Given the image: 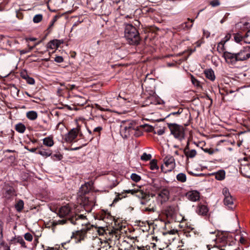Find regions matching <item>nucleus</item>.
<instances>
[{"mask_svg": "<svg viewBox=\"0 0 250 250\" xmlns=\"http://www.w3.org/2000/svg\"><path fill=\"white\" fill-rule=\"evenodd\" d=\"M58 18V16H55L54 17L53 19L52 20L50 24L49 25L48 30H50L51 28L53 26L54 23L57 21V19Z\"/></svg>", "mask_w": 250, "mask_h": 250, "instance_id": "nucleus-42", "label": "nucleus"}, {"mask_svg": "<svg viewBox=\"0 0 250 250\" xmlns=\"http://www.w3.org/2000/svg\"><path fill=\"white\" fill-rule=\"evenodd\" d=\"M80 129L78 128L72 129L65 136V141L67 142H73L77 137Z\"/></svg>", "mask_w": 250, "mask_h": 250, "instance_id": "nucleus-12", "label": "nucleus"}, {"mask_svg": "<svg viewBox=\"0 0 250 250\" xmlns=\"http://www.w3.org/2000/svg\"><path fill=\"white\" fill-rule=\"evenodd\" d=\"M177 232V230H171L169 231V233L170 234H175Z\"/></svg>", "mask_w": 250, "mask_h": 250, "instance_id": "nucleus-59", "label": "nucleus"}, {"mask_svg": "<svg viewBox=\"0 0 250 250\" xmlns=\"http://www.w3.org/2000/svg\"><path fill=\"white\" fill-rule=\"evenodd\" d=\"M188 21L185 22V23H187L186 27H187V29L189 30L192 27V25H193L192 23L194 20L193 19H188Z\"/></svg>", "mask_w": 250, "mask_h": 250, "instance_id": "nucleus-40", "label": "nucleus"}, {"mask_svg": "<svg viewBox=\"0 0 250 250\" xmlns=\"http://www.w3.org/2000/svg\"><path fill=\"white\" fill-rule=\"evenodd\" d=\"M207 248H208V250H210L211 249V246H210V245H208L207 246Z\"/></svg>", "mask_w": 250, "mask_h": 250, "instance_id": "nucleus-62", "label": "nucleus"}, {"mask_svg": "<svg viewBox=\"0 0 250 250\" xmlns=\"http://www.w3.org/2000/svg\"><path fill=\"white\" fill-rule=\"evenodd\" d=\"M151 158V155L150 154H147L145 152L144 153L141 157V160H143V161H145L149 160H150Z\"/></svg>", "mask_w": 250, "mask_h": 250, "instance_id": "nucleus-36", "label": "nucleus"}, {"mask_svg": "<svg viewBox=\"0 0 250 250\" xmlns=\"http://www.w3.org/2000/svg\"><path fill=\"white\" fill-rule=\"evenodd\" d=\"M245 241V240L244 238L241 237V238L240 239V241L241 243H244Z\"/></svg>", "mask_w": 250, "mask_h": 250, "instance_id": "nucleus-60", "label": "nucleus"}, {"mask_svg": "<svg viewBox=\"0 0 250 250\" xmlns=\"http://www.w3.org/2000/svg\"><path fill=\"white\" fill-rule=\"evenodd\" d=\"M70 223L74 225H80L82 226H85V227L84 228H88V230L93 227L88 223V220L85 216L83 214H79L78 213H75L74 217L71 218Z\"/></svg>", "mask_w": 250, "mask_h": 250, "instance_id": "nucleus-6", "label": "nucleus"}, {"mask_svg": "<svg viewBox=\"0 0 250 250\" xmlns=\"http://www.w3.org/2000/svg\"><path fill=\"white\" fill-rule=\"evenodd\" d=\"M51 158L54 161L61 160L62 159L63 157L62 155L60 153L54 154L53 155H51Z\"/></svg>", "mask_w": 250, "mask_h": 250, "instance_id": "nucleus-38", "label": "nucleus"}, {"mask_svg": "<svg viewBox=\"0 0 250 250\" xmlns=\"http://www.w3.org/2000/svg\"><path fill=\"white\" fill-rule=\"evenodd\" d=\"M166 215L167 217L173 218L175 216V211L173 207H169L166 210Z\"/></svg>", "mask_w": 250, "mask_h": 250, "instance_id": "nucleus-24", "label": "nucleus"}, {"mask_svg": "<svg viewBox=\"0 0 250 250\" xmlns=\"http://www.w3.org/2000/svg\"><path fill=\"white\" fill-rule=\"evenodd\" d=\"M210 5L212 7H216L220 5V2L219 0H213L210 2Z\"/></svg>", "mask_w": 250, "mask_h": 250, "instance_id": "nucleus-43", "label": "nucleus"}, {"mask_svg": "<svg viewBox=\"0 0 250 250\" xmlns=\"http://www.w3.org/2000/svg\"><path fill=\"white\" fill-rule=\"evenodd\" d=\"M26 127L22 123H19L15 125V129L20 133H23L25 130Z\"/></svg>", "mask_w": 250, "mask_h": 250, "instance_id": "nucleus-26", "label": "nucleus"}, {"mask_svg": "<svg viewBox=\"0 0 250 250\" xmlns=\"http://www.w3.org/2000/svg\"><path fill=\"white\" fill-rule=\"evenodd\" d=\"M103 130L102 126H98L95 127L93 130V136L91 138L90 141H91L95 137H100L101 135V131Z\"/></svg>", "mask_w": 250, "mask_h": 250, "instance_id": "nucleus-25", "label": "nucleus"}, {"mask_svg": "<svg viewBox=\"0 0 250 250\" xmlns=\"http://www.w3.org/2000/svg\"><path fill=\"white\" fill-rule=\"evenodd\" d=\"M184 152L188 158H193L197 154V152L195 149H189L188 143L184 150Z\"/></svg>", "mask_w": 250, "mask_h": 250, "instance_id": "nucleus-18", "label": "nucleus"}, {"mask_svg": "<svg viewBox=\"0 0 250 250\" xmlns=\"http://www.w3.org/2000/svg\"><path fill=\"white\" fill-rule=\"evenodd\" d=\"M215 178L218 180H222L225 177V172L224 170H219L215 174Z\"/></svg>", "mask_w": 250, "mask_h": 250, "instance_id": "nucleus-27", "label": "nucleus"}, {"mask_svg": "<svg viewBox=\"0 0 250 250\" xmlns=\"http://www.w3.org/2000/svg\"><path fill=\"white\" fill-rule=\"evenodd\" d=\"M61 44V42L60 41L58 40H54L51 41L47 44V48L51 49H55L58 48L60 45Z\"/></svg>", "mask_w": 250, "mask_h": 250, "instance_id": "nucleus-21", "label": "nucleus"}, {"mask_svg": "<svg viewBox=\"0 0 250 250\" xmlns=\"http://www.w3.org/2000/svg\"><path fill=\"white\" fill-rule=\"evenodd\" d=\"M104 230L103 229H99L98 230V232L99 235H104Z\"/></svg>", "mask_w": 250, "mask_h": 250, "instance_id": "nucleus-56", "label": "nucleus"}, {"mask_svg": "<svg viewBox=\"0 0 250 250\" xmlns=\"http://www.w3.org/2000/svg\"><path fill=\"white\" fill-rule=\"evenodd\" d=\"M164 165H162L161 168H167L165 172L171 171L175 167V159L172 156L170 155H167L164 159Z\"/></svg>", "mask_w": 250, "mask_h": 250, "instance_id": "nucleus-9", "label": "nucleus"}, {"mask_svg": "<svg viewBox=\"0 0 250 250\" xmlns=\"http://www.w3.org/2000/svg\"><path fill=\"white\" fill-rule=\"evenodd\" d=\"M2 227L3 223L1 221H0V240H1L3 237Z\"/></svg>", "mask_w": 250, "mask_h": 250, "instance_id": "nucleus-48", "label": "nucleus"}, {"mask_svg": "<svg viewBox=\"0 0 250 250\" xmlns=\"http://www.w3.org/2000/svg\"><path fill=\"white\" fill-rule=\"evenodd\" d=\"M234 39L237 43H240L241 41H243V36L239 33L235 34L234 35Z\"/></svg>", "mask_w": 250, "mask_h": 250, "instance_id": "nucleus-33", "label": "nucleus"}, {"mask_svg": "<svg viewBox=\"0 0 250 250\" xmlns=\"http://www.w3.org/2000/svg\"><path fill=\"white\" fill-rule=\"evenodd\" d=\"M182 112V110L181 109H179L178 111L177 112H171V113H170L169 114V115L168 116H169L170 115H179Z\"/></svg>", "mask_w": 250, "mask_h": 250, "instance_id": "nucleus-50", "label": "nucleus"}, {"mask_svg": "<svg viewBox=\"0 0 250 250\" xmlns=\"http://www.w3.org/2000/svg\"><path fill=\"white\" fill-rule=\"evenodd\" d=\"M150 168L151 170H157L158 169L157 162L155 160H153L150 162Z\"/></svg>", "mask_w": 250, "mask_h": 250, "instance_id": "nucleus-34", "label": "nucleus"}, {"mask_svg": "<svg viewBox=\"0 0 250 250\" xmlns=\"http://www.w3.org/2000/svg\"><path fill=\"white\" fill-rule=\"evenodd\" d=\"M38 154L45 157H48L51 156L52 151L50 149H45L41 148L38 151Z\"/></svg>", "mask_w": 250, "mask_h": 250, "instance_id": "nucleus-20", "label": "nucleus"}, {"mask_svg": "<svg viewBox=\"0 0 250 250\" xmlns=\"http://www.w3.org/2000/svg\"><path fill=\"white\" fill-rule=\"evenodd\" d=\"M203 33L205 36H206V37L208 38L209 36V33H208V31H206L205 30H203Z\"/></svg>", "mask_w": 250, "mask_h": 250, "instance_id": "nucleus-57", "label": "nucleus"}, {"mask_svg": "<svg viewBox=\"0 0 250 250\" xmlns=\"http://www.w3.org/2000/svg\"><path fill=\"white\" fill-rule=\"evenodd\" d=\"M54 61L58 63L62 62L63 61V59L62 56H57L55 57Z\"/></svg>", "mask_w": 250, "mask_h": 250, "instance_id": "nucleus-46", "label": "nucleus"}, {"mask_svg": "<svg viewBox=\"0 0 250 250\" xmlns=\"http://www.w3.org/2000/svg\"><path fill=\"white\" fill-rule=\"evenodd\" d=\"M230 34H227V35L225 36V37L223 39H222V41H225V42H227L228 40H229V39H230Z\"/></svg>", "mask_w": 250, "mask_h": 250, "instance_id": "nucleus-54", "label": "nucleus"}, {"mask_svg": "<svg viewBox=\"0 0 250 250\" xmlns=\"http://www.w3.org/2000/svg\"><path fill=\"white\" fill-rule=\"evenodd\" d=\"M118 183H119L116 179L113 180V183L109 185L110 188H113L115 187L118 184Z\"/></svg>", "mask_w": 250, "mask_h": 250, "instance_id": "nucleus-52", "label": "nucleus"}, {"mask_svg": "<svg viewBox=\"0 0 250 250\" xmlns=\"http://www.w3.org/2000/svg\"><path fill=\"white\" fill-rule=\"evenodd\" d=\"M125 38L130 45H137L141 41L140 36L136 28L131 24L125 26Z\"/></svg>", "mask_w": 250, "mask_h": 250, "instance_id": "nucleus-3", "label": "nucleus"}, {"mask_svg": "<svg viewBox=\"0 0 250 250\" xmlns=\"http://www.w3.org/2000/svg\"><path fill=\"white\" fill-rule=\"evenodd\" d=\"M24 238L26 240L31 242L33 239V236L31 233L27 232L24 234Z\"/></svg>", "mask_w": 250, "mask_h": 250, "instance_id": "nucleus-41", "label": "nucleus"}, {"mask_svg": "<svg viewBox=\"0 0 250 250\" xmlns=\"http://www.w3.org/2000/svg\"><path fill=\"white\" fill-rule=\"evenodd\" d=\"M24 202L22 200H20L15 205V208L18 212H21L23 208Z\"/></svg>", "mask_w": 250, "mask_h": 250, "instance_id": "nucleus-29", "label": "nucleus"}, {"mask_svg": "<svg viewBox=\"0 0 250 250\" xmlns=\"http://www.w3.org/2000/svg\"><path fill=\"white\" fill-rule=\"evenodd\" d=\"M243 41L246 43L250 44V29L243 35Z\"/></svg>", "mask_w": 250, "mask_h": 250, "instance_id": "nucleus-31", "label": "nucleus"}, {"mask_svg": "<svg viewBox=\"0 0 250 250\" xmlns=\"http://www.w3.org/2000/svg\"><path fill=\"white\" fill-rule=\"evenodd\" d=\"M37 149V147L32 148L30 149H28V150L31 152H35Z\"/></svg>", "mask_w": 250, "mask_h": 250, "instance_id": "nucleus-58", "label": "nucleus"}, {"mask_svg": "<svg viewBox=\"0 0 250 250\" xmlns=\"http://www.w3.org/2000/svg\"><path fill=\"white\" fill-rule=\"evenodd\" d=\"M136 189H128L124 190V192L125 193H130L132 195H134L135 193Z\"/></svg>", "mask_w": 250, "mask_h": 250, "instance_id": "nucleus-49", "label": "nucleus"}, {"mask_svg": "<svg viewBox=\"0 0 250 250\" xmlns=\"http://www.w3.org/2000/svg\"><path fill=\"white\" fill-rule=\"evenodd\" d=\"M164 133H165V129L164 128L158 129L157 131V132H156V131L154 132V133L157 134L159 135H162Z\"/></svg>", "mask_w": 250, "mask_h": 250, "instance_id": "nucleus-47", "label": "nucleus"}, {"mask_svg": "<svg viewBox=\"0 0 250 250\" xmlns=\"http://www.w3.org/2000/svg\"><path fill=\"white\" fill-rule=\"evenodd\" d=\"M142 250H148L147 247H146V248L143 247Z\"/></svg>", "mask_w": 250, "mask_h": 250, "instance_id": "nucleus-64", "label": "nucleus"}, {"mask_svg": "<svg viewBox=\"0 0 250 250\" xmlns=\"http://www.w3.org/2000/svg\"><path fill=\"white\" fill-rule=\"evenodd\" d=\"M191 81L193 85L196 86L197 87L199 88L201 87L200 82L196 79L193 75H191Z\"/></svg>", "mask_w": 250, "mask_h": 250, "instance_id": "nucleus-32", "label": "nucleus"}, {"mask_svg": "<svg viewBox=\"0 0 250 250\" xmlns=\"http://www.w3.org/2000/svg\"><path fill=\"white\" fill-rule=\"evenodd\" d=\"M169 197V192L167 189H163L161 190L158 195V199L160 200L161 204L167 202Z\"/></svg>", "mask_w": 250, "mask_h": 250, "instance_id": "nucleus-14", "label": "nucleus"}, {"mask_svg": "<svg viewBox=\"0 0 250 250\" xmlns=\"http://www.w3.org/2000/svg\"><path fill=\"white\" fill-rule=\"evenodd\" d=\"M176 179L179 182L184 183L187 180V176L185 173H180L177 175Z\"/></svg>", "mask_w": 250, "mask_h": 250, "instance_id": "nucleus-30", "label": "nucleus"}, {"mask_svg": "<svg viewBox=\"0 0 250 250\" xmlns=\"http://www.w3.org/2000/svg\"><path fill=\"white\" fill-rule=\"evenodd\" d=\"M16 195L15 190L12 187L5 186L3 188V196L6 199L9 200Z\"/></svg>", "mask_w": 250, "mask_h": 250, "instance_id": "nucleus-11", "label": "nucleus"}, {"mask_svg": "<svg viewBox=\"0 0 250 250\" xmlns=\"http://www.w3.org/2000/svg\"><path fill=\"white\" fill-rule=\"evenodd\" d=\"M204 150L205 152L208 153L209 154H212L213 153V151L210 149L206 148Z\"/></svg>", "mask_w": 250, "mask_h": 250, "instance_id": "nucleus-55", "label": "nucleus"}, {"mask_svg": "<svg viewBox=\"0 0 250 250\" xmlns=\"http://www.w3.org/2000/svg\"><path fill=\"white\" fill-rule=\"evenodd\" d=\"M65 88L70 90H72L76 87L75 84H67L65 85Z\"/></svg>", "mask_w": 250, "mask_h": 250, "instance_id": "nucleus-45", "label": "nucleus"}, {"mask_svg": "<svg viewBox=\"0 0 250 250\" xmlns=\"http://www.w3.org/2000/svg\"><path fill=\"white\" fill-rule=\"evenodd\" d=\"M21 78L25 80H26L27 78V77H29L26 72L25 71L21 72Z\"/></svg>", "mask_w": 250, "mask_h": 250, "instance_id": "nucleus-51", "label": "nucleus"}, {"mask_svg": "<svg viewBox=\"0 0 250 250\" xmlns=\"http://www.w3.org/2000/svg\"><path fill=\"white\" fill-rule=\"evenodd\" d=\"M130 178L133 181L136 182H138L141 180V177L136 173H132L131 175Z\"/></svg>", "mask_w": 250, "mask_h": 250, "instance_id": "nucleus-37", "label": "nucleus"}, {"mask_svg": "<svg viewBox=\"0 0 250 250\" xmlns=\"http://www.w3.org/2000/svg\"><path fill=\"white\" fill-rule=\"evenodd\" d=\"M223 56L227 63L234 65L237 62L244 61L250 58V46H244L235 53L226 51Z\"/></svg>", "mask_w": 250, "mask_h": 250, "instance_id": "nucleus-2", "label": "nucleus"}, {"mask_svg": "<svg viewBox=\"0 0 250 250\" xmlns=\"http://www.w3.org/2000/svg\"><path fill=\"white\" fill-rule=\"evenodd\" d=\"M26 82L30 84H34L35 83V80L33 78L30 77L29 76L27 77L26 79Z\"/></svg>", "mask_w": 250, "mask_h": 250, "instance_id": "nucleus-44", "label": "nucleus"}, {"mask_svg": "<svg viewBox=\"0 0 250 250\" xmlns=\"http://www.w3.org/2000/svg\"><path fill=\"white\" fill-rule=\"evenodd\" d=\"M90 183H85L82 185L78 193V202L82 205L86 211L90 212L95 205V198L94 196L89 197L86 195L90 190Z\"/></svg>", "mask_w": 250, "mask_h": 250, "instance_id": "nucleus-1", "label": "nucleus"}, {"mask_svg": "<svg viewBox=\"0 0 250 250\" xmlns=\"http://www.w3.org/2000/svg\"><path fill=\"white\" fill-rule=\"evenodd\" d=\"M186 196L189 200L192 202H195L200 198V193L196 190L189 191L187 193Z\"/></svg>", "mask_w": 250, "mask_h": 250, "instance_id": "nucleus-15", "label": "nucleus"}, {"mask_svg": "<svg viewBox=\"0 0 250 250\" xmlns=\"http://www.w3.org/2000/svg\"><path fill=\"white\" fill-rule=\"evenodd\" d=\"M42 19V14L36 15L33 19V21L34 23H39Z\"/></svg>", "mask_w": 250, "mask_h": 250, "instance_id": "nucleus-35", "label": "nucleus"}, {"mask_svg": "<svg viewBox=\"0 0 250 250\" xmlns=\"http://www.w3.org/2000/svg\"><path fill=\"white\" fill-rule=\"evenodd\" d=\"M43 144L48 147H51L54 145L53 138L51 136L45 137L42 140Z\"/></svg>", "mask_w": 250, "mask_h": 250, "instance_id": "nucleus-22", "label": "nucleus"}, {"mask_svg": "<svg viewBox=\"0 0 250 250\" xmlns=\"http://www.w3.org/2000/svg\"><path fill=\"white\" fill-rule=\"evenodd\" d=\"M167 125L171 134L176 139L182 141L185 138V129L183 126L176 124H168Z\"/></svg>", "mask_w": 250, "mask_h": 250, "instance_id": "nucleus-5", "label": "nucleus"}, {"mask_svg": "<svg viewBox=\"0 0 250 250\" xmlns=\"http://www.w3.org/2000/svg\"><path fill=\"white\" fill-rule=\"evenodd\" d=\"M141 210L143 212H154L156 210V205L152 198L149 197L146 200L141 201Z\"/></svg>", "mask_w": 250, "mask_h": 250, "instance_id": "nucleus-7", "label": "nucleus"}, {"mask_svg": "<svg viewBox=\"0 0 250 250\" xmlns=\"http://www.w3.org/2000/svg\"><path fill=\"white\" fill-rule=\"evenodd\" d=\"M225 41H222L219 42L217 45V50L219 53H223L225 52L224 50L225 49Z\"/></svg>", "mask_w": 250, "mask_h": 250, "instance_id": "nucleus-28", "label": "nucleus"}, {"mask_svg": "<svg viewBox=\"0 0 250 250\" xmlns=\"http://www.w3.org/2000/svg\"><path fill=\"white\" fill-rule=\"evenodd\" d=\"M27 118L32 121L36 120L38 117V114L35 111H29L26 113Z\"/></svg>", "mask_w": 250, "mask_h": 250, "instance_id": "nucleus-23", "label": "nucleus"}, {"mask_svg": "<svg viewBox=\"0 0 250 250\" xmlns=\"http://www.w3.org/2000/svg\"><path fill=\"white\" fill-rule=\"evenodd\" d=\"M80 148H81V147H75V148H72V150H78Z\"/></svg>", "mask_w": 250, "mask_h": 250, "instance_id": "nucleus-63", "label": "nucleus"}, {"mask_svg": "<svg viewBox=\"0 0 250 250\" xmlns=\"http://www.w3.org/2000/svg\"><path fill=\"white\" fill-rule=\"evenodd\" d=\"M75 212L72 210V208L68 205H66L61 207L59 210V216L61 218H65V219L59 220V223L64 224L67 221L71 222V218L75 216Z\"/></svg>", "mask_w": 250, "mask_h": 250, "instance_id": "nucleus-4", "label": "nucleus"}, {"mask_svg": "<svg viewBox=\"0 0 250 250\" xmlns=\"http://www.w3.org/2000/svg\"><path fill=\"white\" fill-rule=\"evenodd\" d=\"M17 242L20 243L23 248H26L27 247L25 245V243L22 237H18L17 239Z\"/></svg>", "mask_w": 250, "mask_h": 250, "instance_id": "nucleus-39", "label": "nucleus"}, {"mask_svg": "<svg viewBox=\"0 0 250 250\" xmlns=\"http://www.w3.org/2000/svg\"><path fill=\"white\" fill-rule=\"evenodd\" d=\"M133 130L134 128L130 124L122 125L121 127L120 133L123 137L127 138Z\"/></svg>", "mask_w": 250, "mask_h": 250, "instance_id": "nucleus-13", "label": "nucleus"}, {"mask_svg": "<svg viewBox=\"0 0 250 250\" xmlns=\"http://www.w3.org/2000/svg\"><path fill=\"white\" fill-rule=\"evenodd\" d=\"M134 195L141 199V201L146 200L150 197L149 194L144 192L143 190L140 189V188L136 189Z\"/></svg>", "mask_w": 250, "mask_h": 250, "instance_id": "nucleus-16", "label": "nucleus"}, {"mask_svg": "<svg viewBox=\"0 0 250 250\" xmlns=\"http://www.w3.org/2000/svg\"><path fill=\"white\" fill-rule=\"evenodd\" d=\"M28 40H29L30 41H35L36 40V39L34 38H29Z\"/></svg>", "mask_w": 250, "mask_h": 250, "instance_id": "nucleus-61", "label": "nucleus"}, {"mask_svg": "<svg viewBox=\"0 0 250 250\" xmlns=\"http://www.w3.org/2000/svg\"><path fill=\"white\" fill-rule=\"evenodd\" d=\"M187 23H185V22H184L183 23H182L180 26H179V29H183L184 30H188L187 28Z\"/></svg>", "mask_w": 250, "mask_h": 250, "instance_id": "nucleus-53", "label": "nucleus"}, {"mask_svg": "<svg viewBox=\"0 0 250 250\" xmlns=\"http://www.w3.org/2000/svg\"><path fill=\"white\" fill-rule=\"evenodd\" d=\"M208 212V208L205 205L199 204L197 206L196 212L198 214L202 216L207 215Z\"/></svg>", "mask_w": 250, "mask_h": 250, "instance_id": "nucleus-17", "label": "nucleus"}, {"mask_svg": "<svg viewBox=\"0 0 250 250\" xmlns=\"http://www.w3.org/2000/svg\"><path fill=\"white\" fill-rule=\"evenodd\" d=\"M222 193L224 196V205L232 208L231 206L233 204V199L229 193V189L227 188H224L222 190Z\"/></svg>", "mask_w": 250, "mask_h": 250, "instance_id": "nucleus-10", "label": "nucleus"}, {"mask_svg": "<svg viewBox=\"0 0 250 250\" xmlns=\"http://www.w3.org/2000/svg\"><path fill=\"white\" fill-rule=\"evenodd\" d=\"M205 74L206 78L211 81H213L215 79L214 72L211 69H208L205 70Z\"/></svg>", "mask_w": 250, "mask_h": 250, "instance_id": "nucleus-19", "label": "nucleus"}, {"mask_svg": "<svg viewBox=\"0 0 250 250\" xmlns=\"http://www.w3.org/2000/svg\"><path fill=\"white\" fill-rule=\"evenodd\" d=\"M88 228H83L80 230L73 231L70 236L71 239H74L76 243H81L83 241L86 237V233Z\"/></svg>", "mask_w": 250, "mask_h": 250, "instance_id": "nucleus-8", "label": "nucleus"}]
</instances>
